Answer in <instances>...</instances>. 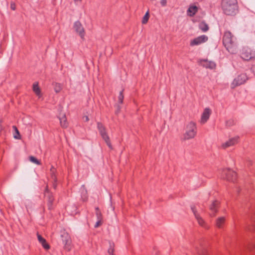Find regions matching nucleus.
I'll return each instance as SVG.
<instances>
[{
  "mask_svg": "<svg viewBox=\"0 0 255 255\" xmlns=\"http://www.w3.org/2000/svg\"><path fill=\"white\" fill-rule=\"evenodd\" d=\"M237 0H222L221 7L225 14L232 15L236 14L238 10Z\"/></svg>",
  "mask_w": 255,
  "mask_h": 255,
  "instance_id": "f257e3e1",
  "label": "nucleus"
},
{
  "mask_svg": "<svg viewBox=\"0 0 255 255\" xmlns=\"http://www.w3.org/2000/svg\"><path fill=\"white\" fill-rule=\"evenodd\" d=\"M196 134V126L195 123L191 122L186 127V131L183 135V140L193 138Z\"/></svg>",
  "mask_w": 255,
  "mask_h": 255,
  "instance_id": "f03ea898",
  "label": "nucleus"
},
{
  "mask_svg": "<svg viewBox=\"0 0 255 255\" xmlns=\"http://www.w3.org/2000/svg\"><path fill=\"white\" fill-rule=\"evenodd\" d=\"M221 174L222 178L229 181L235 182L237 180V174L230 168L223 169Z\"/></svg>",
  "mask_w": 255,
  "mask_h": 255,
  "instance_id": "7ed1b4c3",
  "label": "nucleus"
},
{
  "mask_svg": "<svg viewBox=\"0 0 255 255\" xmlns=\"http://www.w3.org/2000/svg\"><path fill=\"white\" fill-rule=\"evenodd\" d=\"M97 128L101 136L102 137V138L105 140L107 143V145L110 149H113L109 136L106 131V129L104 125L102 123L98 122L97 123Z\"/></svg>",
  "mask_w": 255,
  "mask_h": 255,
  "instance_id": "20e7f679",
  "label": "nucleus"
},
{
  "mask_svg": "<svg viewBox=\"0 0 255 255\" xmlns=\"http://www.w3.org/2000/svg\"><path fill=\"white\" fill-rule=\"evenodd\" d=\"M60 241L63 245L64 248L67 251L71 250V240L70 235L65 232H63L60 235Z\"/></svg>",
  "mask_w": 255,
  "mask_h": 255,
  "instance_id": "39448f33",
  "label": "nucleus"
},
{
  "mask_svg": "<svg viewBox=\"0 0 255 255\" xmlns=\"http://www.w3.org/2000/svg\"><path fill=\"white\" fill-rule=\"evenodd\" d=\"M44 196L47 200V206L49 210L53 209V201L54 197L53 193L48 189V186H46L44 190Z\"/></svg>",
  "mask_w": 255,
  "mask_h": 255,
  "instance_id": "423d86ee",
  "label": "nucleus"
},
{
  "mask_svg": "<svg viewBox=\"0 0 255 255\" xmlns=\"http://www.w3.org/2000/svg\"><path fill=\"white\" fill-rule=\"evenodd\" d=\"M255 56V52L249 48H244L242 53V58L244 60L248 61Z\"/></svg>",
  "mask_w": 255,
  "mask_h": 255,
  "instance_id": "0eeeda50",
  "label": "nucleus"
},
{
  "mask_svg": "<svg viewBox=\"0 0 255 255\" xmlns=\"http://www.w3.org/2000/svg\"><path fill=\"white\" fill-rule=\"evenodd\" d=\"M73 28L75 31L79 35L82 39L84 38L85 36V30L80 21L77 20L74 23Z\"/></svg>",
  "mask_w": 255,
  "mask_h": 255,
  "instance_id": "6e6552de",
  "label": "nucleus"
},
{
  "mask_svg": "<svg viewBox=\"0 0 255 255\" xmlns=\"http://www.w3.org/2000/svg\"><path fill=\"white\" fill-rule=\"evenodd\" d=\"M223 43L225 47L233 43V37L230 32L227 31L225 33L223 37Z\"/></svg>",
  "mask_w": 255,
  "mask_h": 255,
  "instance_id": "1a4fd4ad",
  "label": "nucleus"
},
{
  "mask_svg": "<svg viewBox=\"0 0 255 255\" xmlns=\"http://www.w3.org/2000/svg\"><path fill=\"white\" fill-rule=\"evenodd\" d=\"M208 39L207 36L205 35H202L198 36L190 42V45L193 46L194 45H198L202 43L206 42Z\"/></svg>",
  "mask_w": 255,
  "mask_h": 255,
  "instance_id": "9d476101",
  "label": "nucleus"
},
{
  "mask_svg": "<svg viewBox=\"0 0 255 255\" xmlns=\"http://www.w3.org/2000/svg\"><path fill=\"white\" fill-rule=\"evenodd\" d=\"M220 202L217 200H215L212 202V204L209 206V215L211 217L215 216L218 211V209L219 207Z\"/></svg>",
  "mask_w": 255,
  "mask_h": 255,
  "instance_id": "9b49d317",
  "label": "nucleus"
},
{
  "mask_svg": "<svg viewBox=\"0 0 255 255\" xmlns=\"http://www.w3.org/2000/svg\"><path fill=\"white\" fill-rule=\"evenodd\" d=\"M212 113L211 110L209 108L204 109L201 115V123L204 124L207 122Z\"/></svg>",
  "mask_w": 255,
  "mask_h": 255,
  "instance_id": "f8f14e48",
  "label": "nucleus"
},
{
  "mask_svg": "<svg viewBox=\"0 0 255 255\" xmlns=\"http://www.w3.org/2000/svg\"><path fill=\"white\" fill-rule=\"evenodd\" d=\"M201 62H203L204 63L202 64V66L206 68L213 69L216 67V64L215 62L211 61H208L207 59H203Z\"/></svg>",
  "mask_w": 255,
  "mask_h": 255,
  "instance_id": "ddd939ff",
  "label": "nucleus"
},
{
  "mask_svg": "<svg viewBox=\"0 0 255 255\" xmlns=\"http://www.w3.org/2000/svg\"><path fill=\"white\" fill-rule=\"evenodd\" d=\"M37 239L39 242L41 244L44 249L48 250L50 249V246L47 243L46 240L38 234H37Z\"/></svg>",
  "mask_w": 255,
  "mask_h": 255,
  "instance_id": "4468645a",
  "label": "nucleus"
},
{
  "mask_svg": "<svg viewBox=\"0 0 255 255\" xmlns=\"http://www.w3.org/2000/svg\"><path fill=\"white\" fill-rule=\"evenodd\" d=\"M238 137L232 138L228 141H226L223 144L222 146L224 148H226L230 146L234 145L236 143L238 142Z\"/></svg>",
  "mask_w": 255,
  "mask_h": 255,
  "instance_id": "2eb2a0df",
  "label": "nucleus"
},
{
  "mask_svg": "<svg viewBox=\"0 0 255 255\" xmlns=\"http://www.w3.org/2000/svg\"><path fill=\"white\" fill-rule=\"evenodd\" d=\"M191 209L192 212L193 213L195 217L198 220L199 224L201 225H203L204 221H203V219L199 216V214H198L197 211L195 208V206L191 205Z\"/></svg>",
  "mask_w": 255,
  "mask_h": 255,
  "instance_id": "dca6fc26",
  "label": "nucleus"
},
{
  "mask_svg": "<svg viewBox=\"0 0 255 255\" xmlns=\"http://www.w3.org/2000/svg\"><path fill=\"white\" fill-rule=\"evenodd\" d=\"M198 8L197 6L196 5H192V6H190L187 11V14L189 16H191V17H192L196 13V12L198 11Z\"/></svg>",
  "mask_w": 255,
  "mask_h": 255,
  "instance_id": "f3484780",
  "label": "nucleus"
},
{
  "mask_svg": "<svg viewBox=\"0 0 255 255\" xmlns=\"http://www.w3.org/2000/svg\"><path fill=\"white\" fill-rule=\"evenodd\" d=\"M199 28L203 32H206L209 30L208 25L204 21H202L199 24Z\"/></svg>",
  "mask_w": 255,
  "mask_h": 255,
  "instance_id": "a211bd4d",
  "label": "nucleus"
},
{
  "mask_svg": "<svg viewBox=\"0 0 255 255\" xmlns=\"http://www.w3.org/2000/svg\"><path fill=\"white\" fill-rule=\"evenodd\" d=\"M59 121L61 127L63 128H66L68 127V122L66 118V116L64 115L61 118H59Z\"/></svg>",
  "mask_w": 255,
  "mask_h": 255,
  "instance_id": "6ab92c4d",
  "label": "nucleus"
},
{
  "mask_svg": "<svg viewBox=\"0 0 255 255\" xmlns=\"http://www.w3.org/2000/svg\"><path fill=\"white\" fill-rule=\"evenodd\" d=\"M225 217H221L216 221V225L218 228H222L225 222Z\"/></svg>",
  "mask_w": 255,
  "mask_h": 255,
  "instance_id": "aec40b11",
  "label": "nucleus"
},
{
  "mask_svg": "<svg viewBox=\"0 0 255 255\" xmlns=\"http://www.w3.org/2000/svg\"><path fill=\"white\" fill-rule=\"evenodd\" d=\"M32 89L35 94L39 96L41 93L40 89L38 86V83L37 82L34 83L32 86Z\"/></svg>",
  "mask_w": 255,
  "mask_h": 255,
  "instance_id": "412c9836",
  "label": "nucleus"
},
{
  "mask_svg": "<svg viewBox=\"0 0 255 255\" xmlns=\"http://www.w3.org/2000/svg\"><path fill=\"white\" fill-rule=\"evenodd\" d=\"M114 243L111 241H109V248L108 251V253L109 255H114Z\"/></svg>",
  "mask_w": 255,
  "mask_h": 255,
  "instance_id": "4be33fe9",
  "label": "nucleus"
},
{
  "mask_svg": "<svg viewBox=\"0 0 255 255\" xmlns=\"http://www.w3.org/2000/svg\"><path fill=\"white\" fill-rule=\"evenodd\" d=\"M227 50L231 54H236L238 52V49L234 48L233 43L231 44V45H229V46H226Z\"/></svg>",
  "mask_w": 255,
  "mask_h": 255,
  "instance_id": "5701e85b",
  "label": "nucleus"
},
{
  "mask_svg": "<svg viewBox=\"0 0 255 255\" xmlns=\"http://www.w3.org/2000/svg\"><path fill=\"white\" fill-rule=\"evenodd\" d=\"M82 197L84 201H85L87 199V190L85 189V186L83 185L81 188Z\"/></svg>",
  "mask_w": 255,
  "mask_h": 255,
  "instance_id": "b1692460",
  "label": "nucleus"
},
{
  "mask_svg": "<svg viewBox=\"0 0 255 255\" xmlns=\"http://www.w3.org/2000/svg\"><path fill=\"white\" fill-rule=\"evenodd\" d=\"M247 74V73H245L244 74H242L240 75V85L245 83L246 81L248 79V77Z\"/></svg>",
  "mask_w": 255,
  "mask_h": 255,
  "instance_id": "393cba45",
  "label": "nucleus"
},
{
  "mask_svg": "<svg viewBox=\"0 0 255 255\" xmlns=\"http://www.w3.org/2000/svg\"><path fill=\"white\" fill-rule=\"evenodd\" d=\"M12 128H13V129L15 131V134H14V135H13L14 138L15 139H20V133H19L17 128H16V127L15 126H13Z\"/></svg>",
  "mask_w": 255,
  "mask_h": 255,
  "instance_id": "a878e982",
  "label": "nucleus"
},
{
  "mask_svg": "<svg viewBox=\"0 0 255 255\" xmlns=\"http://www.w3.org/2000/svg\"><path fill=\"white\" fill-rule=\"evenodd\" d=\"M197 252L198 255H208L206 249L203 247L197 249Z\"/></svg>",
  "mask_w": 255,
  "mask_h": 255,
  "instance_id": "bb28decb",
  "label": "nucleus"
},
{
  "mask_svg": "<svg viewBox=\"0 0 255 255\" xmlns=\"http://www.w3.org/2000/svg\"><path fill=\"white\" fill-rule=\"evenodd\" d=\"M149 11H147L145 13V14H144V16L142 18V24H146L148 19H149Z\"/></svg>",
  "mask_w": 255,
  "mask_h": 255,
  "instance_id": "cd10ccee",
  "label": "nucleus"
},
{
  "mask_svg": "<svg viewBox=\"0 0 255 255\" xmlns=\"http://www.w3.org/2000/svg\"><path fill=\"white\" fill-rule=\"evenodd\" d=\"M239 85V76L236 78L231 84V88H235Z\"/></svg>",
  "mask_w": 255,
  "mask_h": 255,
  "instance_id": "c85d7f7f",
  "label": "nucleus"
},
{
  "mask_svg": "<svg viewBox=\"0 0 255 255\" xmlns=\"http://www.w3.org/2000/svg\"><path fill=\"white\" fill-rule=\"evenodd\" d=\"M29 160L37 165H40L41 162L38 160L36 157L33 156H29Z\"/></svg>",
  "mask_w": 255,
  "mask_h": 255,
  "instance_id": "c756f323",
  "label": "nucleus"
},
{
  "mask_svg": "<svg viewBox=\"0 0 255 255\" xmlns=\"http://www.w3.org/2000/svg\"><path fill=\"white\" fill-rule=\"evenodd\" d=\"M124 90H122L120 91L119 97H118V101L120 104H122L123 103V100L124 98V94H123Z\"/></svg>",
  "mask_w": 255,
  "mask_h": 255,
  "instance_id": "7c9ffc66",
  "label": "nucleus"
},
{
  "mask_svg": "<svg viewBox=\"0 0 255 255\" xmlns=\"http://www.w3.org/2000/svg\"><path fill=\"white\" fill-rule=\"evenodd\" d=\"M54 89L56 93H58L60 92L61 90V86L59 84L55 83L54 86Z\"/></svg>",
  "mask_w": 255,
  "mask_h": 255,
  "instance_id": "2f4dec72",
  "label": "nucleus"
},
{
  "mask_svg": "<svg viewBox=\"0 0 255 255\" xmlns=\"http://www.w3.org/2000/svg\"><path fill=\"white\" fill-rule=\"evenodd\" d=\"M252 226L250 229L251 231L255 230V214L252 217Z\"/></svg>",
  "mask_w": 255,
  "mask_h": 255,
  "instance_id": "473e14b6",
  "label": "nucleus"
},
{
  "mask_svg": "<svg viewBox=\"0 0 255 255\" xmlns=\"http://www.w3.org/2000/svg\"><path fill=\"white\" fill-rule=\"evenodd\" d=\"M96 214L98 219H100L102 216V214L100 211V209L98 207L96 208Z\"/></svg>",
  "mask_w": 255,
  "mask_h": 255,
  "instance_id": "72a5a7b5",
  "label": "nucleus"
},
{
  "mask_svg": "<svg viewBox=\"0 0 255 255\" xmlns=\"http://www.w3.org/2000/svg\"><path fill=\"white\" fill-rule=\"evenodd\" d=\"M52 178L54 180V182L53 183V185H52L54 189H56L57 188V183H56L57 179H56V176H54V177Z\"/></svg>",
  "mask_w": 255,
  "mask_h": 255,
  "instance_id": "f704fd0d",
  "label": "nucleus"
},
{
  "mask_svg": "<svg viewBox=\"0 0 255 255\" xmlns=\"http://www.w3.org/2000/svg\"><path fill=\"white\" fill-rule=\"evenodd\" d=\"M234 124V121L232 120H230L226 122V125L227 127H230Z\"/></svg>",
  "mask_w": 255,
  "mask_h": 255,
  "instance_id": "c9c22d12",
  "label": "nucleus"
},
{
  "mask_svg": "<svg viewBox=\"0 0 255 255\" xmlns=\"http://www.w3.org/2000/svg\"><path fill=\"white\" fill-rule=\"evenodd\" d=\"M116 110L115 111V114L116 115H118V114L120 113V111H121V107L120 105H116Z\"/></svg>",
  "mask_w": 255,
  "mask_h": 255,
  "instance_id": "e433bc0d",
  "label": "nucleus"
},
{
  "mask_svg": "<svg viewBox=\"0 0 255 255\" xmlns=\"http://www.w3.org/2000/svg\"><path fill=\"white\" fill-rule=\"evenodd\" d=\"M54 170H55V168H54L53 166H52L51 169H50L51 173V177L52 178L54 177V176H55V175L54 174Z\"/></svg>",
  "mask_w": 255,
  "mask_h": 255,
  "instance_id": "4c0bfd02",
  "label": "nucleus"
},
{
  "mask_svg": "<svg viewBox=\"0 0 255 255\" xmlns=\"http://www.w3.org/2000/svg\"><path fill=\"white\" fill-rule=\"evenodd\" d=\"M2 120L0 119V135H1L3 130V127L2 125Z\"/></svg>",
  "mask_w": 255,
  "mask_h": 255,
  "instance_id": "58836bf2",
  "label": "nucleus"
},
{
  "mask_svg": "<svg viewBox=\"0 0 255 255\" xmlns=\"http://www.w3.org/2000/svg\"><path fill=\"white\" fill-rule=\"evenodd\" d=\"M10 8L13 10H14L16 8L15 4L13 2H11L10 3Z\"/></svg>",
  "mask_w": 255,
  "mask_h": 255,
  "instance_id": "ea45409f",
  "label": "nucleus"
},
{
  "mask_svg": "<svg viewBox=\"0 0 255 255\" xmlns=\"http://www.w3.org/2000/svg\"><path fill=\"white\" fill-rule=\"evenodd\" d=\"M166 0H161L160 3L162 6H165L166 5Z\"/></svg>",
  "mask_w": 255,
  "mask_h": 255,
  "instance_id": "a19ab883",
  "label": "nucleus"
},
{
  "mask_svg": "<svg viewBox=\"0 0 255 255\" xmlns=\"http://www.w3.org/2000/svg\"><path fill=\"white\" fill-rule=\"evenodd\" d=\"M101 224V222L100 221H98L96 222V223L95 224V228H97Z\"/></svg>",
  "mask_w": 255,
  "mask_h": 255,
  "instance_id": "79ce46f5",
  "label": "nucleus"
},
{
  "mask_svg": "<svg viewBox=\"0 0 255 255\" xmlns=\"http://www.w3.org/2000/svg\"><path fill=\"white\" fill-rule=\"evenodd\" d=\"M83 118L85 122H87L89 121V117L87 116H84Z\"/></svg>",
  "mask_w": 255,
  "mask_h": 255,
  "instance_id": "37998d69",
  "label": "nucleus"
},
{
  "mask_svg": "<svg viewBox=\"0 0 255 255\" xmlns=\"http://www.w3.org/2000/svg\"><path fill=\"white\" fill-rule=\"evenodd\" d=\"M153 254H154L155 255H158V252L156 251H155L154 253H153Z\"/></svg>",
  "mask_w": 255,
  "mask_h": 255,
  "instance_id": "c03bdc74",
  "label": "nucleus"
}]
</instances>
